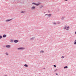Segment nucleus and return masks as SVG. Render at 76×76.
<instances>
[{"label": "nucleus", "mask_w": 76, "mask_h": 76, "mask_svg": "<svg viewBox=\"0 0 76 76\" xmlns=\"http://www.w3.org/2000/svg\"><path fill=\"white\" fill-rule=\"evenodd\" d=\"M50 12H49V11H48V13H49Z\"/></svg>", "instance_id": "2f4dec72"}, {"label": "nucleus", "mask_w": 76, "mask_h": 76, "mask_svg": "<svg viewBox=\"0 0 76 76\" xmlns=\"http://www.w3.org/2000/svg\"><path fill=\"white\" fill-rule=\"evenodd\" d=\"M34 38H35V37H32L30 39V40H32L34 39Z\"/></svg>", "instance_id": "6e6552de"}, {"label": "nucleus", "mask_w": 76, "mask_h": 76, "mask_svg": "<svg viewBox=\"0 0 76 76\" xmlns=\"http://www.w3.org/2000/svg\"><path fill=\"white\" fill-rule=\"evenodd\" d=\"M57 70V69H56L55 70H54V72H56V71Z\"/></svg>", "instance_id": "393cba45"}, {"label": "nucleus", "mask_w": 76, "mask_h": 76, "mask_svg": "<svg viewBox=\"0 0 76 76\" xmlns=\"http://www.w3.org/2000/svg\"><path fill=\"white\" fill-rule=\"evenodd\" d=\"M1 38H0V39H1Z\"/></svg>", "instance_id": "72a5a7b5"}, {"label": "nucleus", "mask_w": 76, "mask_h": 76, "mask_svg": "<svg viewBox=\"0 0 76 76\" xmlns=\"http://www.w3.org/2000/svg\"><path fill=\"white\" fill-rule=\"evenodd\" d=\"M10 47V45H6V48H9Z\"/></svg>", "instance_id": "20e7f679"}, {"label": "nucleus", "mask_w": 76, "mask_h": 76, "mask_svg": "<svg viewBox=\"0 0 76 76\" xmlns=\"http://www.w3.org/2000/svg\"><path fill=\"white\" fill-rule=\"evenodd\" d=\"M5 55H6L7 56V55H8V53L6 52V53H5Z\"/></svg>", "instance_id": "f3484780"}, {"label": "nucleus", "mask_w": 76, "mask_h": 76, "mask_svg": "<svg viewBox=\"0 0 76 76\" xmlns=\"http://www.w3.org/2000/svg\"><path fill=\"white\" fill-rule=\"evenodd\" d=\"M2 38V36L1 35H0V38L1 39Z\"/></svg>", "instance_id": "412c9836"}, {"label": "nucleus", "mask_w": 76, "mask_h": 76, "mask_svg": "<svg viewBox=\"0 0 76 76\" xmlns=\"http://www.w3.org/2000/svg\"><path fill=\"white\" fill-rule=\"evenodd\" d=\"M64 18V17H62V18H61V20H63Z\"/></svg>", "instance_id": "a211bd4d"}, {"label": "nucleus", "mask_w": 76, "mask_h": 76, "mask_svg": "<svg viewBox=\"0 0 76 76\" xmlns=\"http://www.w3.org/2000/svg\"><path fill=\"white\" fill-rule=\"evenodd\" d=\"M66 28V26H64V27L63 28V29L65 30Z\"/></svg>", "instance_id": "9b49d317"}, {"label": "nucleus", "mask_w": 76, "mask_h": 76, "mask_svg": "<svg viewBox=\"0 0 76 76\" xmlns=\"http://www.w3.org/2000/svg\"><path fill=\"white\" fill-rule=\"evenodd\" d=\"M48 15H49V14H46L45 15V16Z\"/></svg>", "instance_id": "5701e85b"}, {"label": "nucleus", "mask_w": 76, "mask_h": 76, "mask_svg": "<svg viewBox=\"0 0 76 76\" xmlns=\"http://www.w3.org/2000/svg\"><path fill=\"white\" fill-rule=\"evenodd\" d=\"M40 53H44V51L43 50H41L40 52Z\"/></svg>", "instance_id": "6ab92c4d"}, {"label": "nucleus", "mask_w": 76, "mask_h": 76, "mask_svg": "<svg viewBox=\"0 0 76 76\" xmlns=\"http://www.w3.org/2000/svg\"><path fill=\"white\" fill-rule=\"evenodd\" d=\"M24 66L25 67H28V65H27L26 64L24 65Z\"/></svg>", "instance_id": "4468645a"}, {"label": "nucleus", "mask_w": 76, "mask_h": 76, "mask_svg": "<svg viewBox=\"0 0 76 76\" xmlns=\"http://www.w3.org/2000/svg\"><path fill=\"white\" fill-rule=\"evenodd\" d=\"M35 7H32L31 8V9L33 10L34 9H35Z\"/></svg>", "instance_id": "0eeeda50"}, {"label": "nucleus", "mask_w": 76, "mask_h": 76, "mask_svg": "<svg viewBox=\"0 0 76 76\" xmlns=\"http://www.w3.org/2000/svg\"><path fill=\"white\" fill-rule=\"evenodd\" d=\"M45 13H46V12H44V14H45Z\"/></svg>", "instance_id": "7c9ffc66"}, {"label": "nucleus", "mask_w": 76, "mask_h": 76, "mask_svg": "<svg viewBox=\"0 0 76 76\" xmlns=\"http://www.w3.org/2000/svg\"><path fill=\"white\" fill-rule=\"evenodd\" d=\"M13 42H14V43H17L18 42V40H15Z\"/></svg>", "instance_id": "f03ea898"}, {"label": "nucleus", "mask_w": 76, "mask_h": 76, "mask_svg": "<svg viewBox=\"0 0 76 76\" xmlns=\"http://www.w3.org/2000/svg\"><path fill=\"white\" fill-rule=\"evenodd\" d=\"M36 4L35 3H32V4H33V5H35V4Z\"/></svg>", "instance_id": "ddd939ff"}, {"label": "nucleus", "mask_w": 76, "mask_h": 76, "mask_svg": "<svg viewBox=\"0 0 76 76\" xmlns=\"http://www.w3.org/2000/svg\"><path fill=\"white\" fill-rule=\"evenodd\" d=\"M24 48H17V50H23L24 49Z\"/></svg>", "instance_id": "f257e3e1"}, {"label": "nucleus", "mask_w": 76, "mask_h": 76, "mask_svg": "<svg viewBox=\"0 0 76 76\" xmlns=\"http://www.w3.org/2000/svg\"><path fill=\"white\" fill-rule=\"evenodd\" d=\"M34 5H35L36 6H37L39 5V4H34Z\"/></svg>", "instance_id": "dca6fc26"}, {"label": "nucleus", "mask_w": 76, "mask_h": 76, "mask_svg": "<svg viewBox=\"0 0 76 76\" xmlns=\"http://www.w3.org/2000/svg\"><path fill=\"white\" fill-rule=\"evenodd\" d=\"M66 30H68L69 29V27L68 26V27H67V28H66Z\"/></svg>", "instance_id": "2eb2a0df"}, {"label": "nucleus", "mask_w": 76, "mask_h": 76, "mask_svg": "<svg viewBox=\"0 0 76 76\" xmlns=\"http://www.w3.org/2000/svg\"><path fill=\"white\" fill-rule=\"evenodd\" d=\"M12 20V19H7V20H6V22H8V21H9L11 20Z\"/></svg>", "instance_id": "7ed1b4c3"}, {"label": "nucleus", "mask_w": 76, "mask_h": 76, "mask_svg": "<svg viewBox=\"0 0 76 76\" xmlns=\"http://www.w3.org/2000/svg\"><path fill=\"white\" fill-rule=\"evenodd\" d=\"M53 66H54V67H56V65H53Z\"/></svg>", "instance_id": "aec40b11"}, {"label": "nucleus", "mask_w": 76, "mask_h": 76, "mask_svg": "<svg viewBox=\"0 0 76 76\" xmlns=\"http://www.w3.org/2000/svg\"><path fill=\"white\" fill-rule=\"evenodd\" d=\"M64 58V56H62L61 57V58Z\"/></svg>", "instance_id": "a878e982"}, {"label": "nucleus", "mask_w": 76, "mask_h": 76, "mask_svg": "<svg viewBox=\"0 0 76 76\" xmlns=\"http://www.w3.org/2000/svg\"><path fill=\"white\" fill-rule=\"evenodd\" d=\"M54 24H55V25L56 24V23H54Z\"/></svg>", "instance_id": "c85d7f7f"}, {"label": "nucleus", "mask_w": 76, "mask_h": 76, "mask_svg": "<svg viewBox=\"0 0 76 76\" xmlns=\"http://www.w3.org/2000/svg\"><path fill=\"white\" fill-rule=\"evenodd\" d=\"M6 37H7V35L5 34H4L3 35V38H5Z\"/></svg>", "instance_id": "423d86ee"}, {"label": "nucleus", "mask_w": 76, "mask_h": 76, "mask_svg": "<svg viewBox=\"0 0 76 76\" xmlns=\"http://www.w3.org/2000/svg\"><path fill=\"white\" fill-rule=\"evenodd\" d=\"M64 1H68V0H64Z\"/></svg>", "instance_id": "c756f323"}, {"label": "nucleus", "mask_w": 76, "mask_h": 76, "mask_svg": "<svg viewBox=\"0 0 76 76\" xmlns=\"http://www.w3.org/2000/svg\"><path fill=\"white\" fill-rule=\"evenodd\" d=\"M7 76V75H4V76Z\"/></svg>", "instance_id": "473e14b6"}, {"label": "nucleus", "mask_w": 76, "mask_h": 76, "mask_svg": "<svg viewBox=\"0 0 76 76\" xmlns=\"http://www.w3.org/2000/svg\"><path fill=\"white\" fill-rule=\"evenodd\" d=\"M74 42H74V45H76V40H75Z\"/></svg>", "instance_id": "9d476101"}, {"label": "nucleus", "mask_w": 76, "mask_h": 76, "mask_svg": "<svg viewBox=\"0 0 76 76\" xmlns=\"http://www.w3.org/2000/svg\"><path fill=\"white\" fill-rule=\"evenodd\" d=\"M56 75H58V73H56Z\"/></svg>", "instance_id": "cd10ccee"}, {"label": "nucleus", "mask_w": 76, "mask_h": 76, "mask_svg": "<svg viewBox=\"0 0 76 76\" xmlns=\"http://www.w3.org/2000/svg\"><path fill=\"white\" fill-rule=\"evenodd\" d=\"M13 42H14V41H13V40L10 39V42H11V43H12Z\"/></svg>", "instance_id": "1a4fd4ad"}, {"label": "nucleus", "mask_w": 76, "mask_h": 76, "mask_svg": "<svg viewBox=\"0 0 76 76\" xmlns=\"http://www.w3.org/2000/svg\"><path fill=\"white\" fill-rule=\"evenodd\" d=\"M64 69H67L68 68V66H65L64 67Z\"/></svg>", "instance_id": "f8f14e48"}, {"label": "nucleus", "mask_w": 76, "mask_h": 76, "mask_svg": "<svg viewBox=\"0 0 76 76\" xmlns=\"http://www.w3.org/2000/svg\"><path fill=\"white\" fill-rule=\"evenodd\" d=\"M21 13H24V12H23V11H22V12H21Z\"/></svg>", "instance_id": "b1692460"}, {"label": "nucleus", "mask_w": 76, "mask_h": 76, "mask_svg": "<svg viewBox=\"0 0 76 76\" xmlns=\"http://www.w3.org/2000/svg\"><path fill=\"white\" fill-rule=\"evenodd\" d=\"M51 16V14H49V15H48V17L49 18H50Z\"/></svg>", "instance_id": "39448f33"}, {"label": "nucleus", "mask_w": 76, "mask_h": 76, "mask_svg": "<svg viewBox=\"0 0 76 76\" xmlns=\"http://www.w3.org/2000/svg\"><path fill=\"white\" fill-rule=\"evenodd\" d=\"M75 34H76V31H75Z\"/></svg>", "instance_id": "bb28decb"}, {"label": "nucleus", "mask_w": 76, "mask_h": 76, "mask_svg": "<svg viewBox=\"0 0 76 76\" xmlns=\"http://www.w3.org/2000/svg\"><path fill=\"white\" fill-rule=\"evenodd\" d=\"M43 7V6H41V7H40V8H41Z\"/></svg>", "instance_id": "4be33fe9"}]
</instances>
